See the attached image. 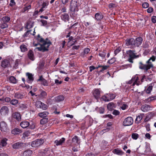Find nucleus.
<instances>
[{
	"label": "nucleus",
	"instance_id": "nucleus-1",
	"mask_svg": "<svg viewBox=\"0 0 156 156\" xmlns=\"http://www.w3.org/2000/svg\"><path fill=\"white\" fill-rule=\"evenodd\" d=\"M37 40L39 42L42 43L40 44V47H37L36 49H37L38 51L43 52L47 51L48 50V48L50 45L51 44V42L50 41L48 40L47 38L45 40L44 39L41 37L39 34L37 36Z\"/></svg>",
	"mask_w": 156,
	"mask_h": 156
},
{
	"label": "nucleus",
	"instance_id": "nucleus-2",
	"mask_svg": "<svg viewBox=\"0 0 156 156\" xmlns=\"http://www.w3.org/2000/svg\"><path fill=\"white\" fill-rule=\"evenodd\" d=\"M155 57L152 56L146 62V64H143L142 62H140L139 63V69L144 70L145 72H147L148 70L153 67L152 62L155 61Z\"/></svg>",
	"mask_w": 156,
	"mask_h": 156
},
{
	"label": "nucleus",
	"instance_id": "nucleus-3",
	"mask_svg": "<svg viewBox=\"0 0 156 156\" xmlns=\"http://www.w3.org/2000/svg\"><path fill=\"white\" fill-rule=\"evenodd\" d=\"M142 41V38L141 37H139L136 38L135 40L133 38L127 39L126 40V41L127 46L131 45L138 47L141 45Z\"/></svg>",
	"mask_w": 156,
	"mask_h": 156
},
{
	"label": "nucleus",
	"instance_id": "nucleus-4",
	"mask_svg": "<svg viewBox=\"0 0 156 156\" xmlns=\"http://www.w3.org/2000/svg\"><path fill=\"white\" fill-rule=\"evenodd\" d=\"M80 5V4L78 2V0H72L70 5V10L71 12H73L72 15L73 16H75L76 15L75 12L78 11V7Z\"/></svg>",
	"mask_w": 156,
	"mask_h": 156
},
{
	"label": "nucleus",
	"instance_id": "nucleus-5",
	"mask_svg": "<svg viewBox=\"0 0 156 156\" xmlns=\"http://www.w3.org/2000/svg\"><path fill=\"white\" fill-rule=\"evenodd\" d=\"M135 51L129 50L126 51V54L128 55L129 58L128 61L131 63H133V60L136 58L139 57V55H136V53H135Z\"/></svg>",
	"mask_w": 156,
	"mask_h": 156
},
{
	"label": "nucleus",
	"instance_id": "nucleus-6",
	"mask_svg": "<svg viewBox=\"0 0 156 156\" xmlns=\"http://www.w3.org/2000/svg\"><path fill=\"white\" fill-rule=\"evenodd\" d=\"M44 142V140L43 139H37L33 141L31 145L33 147H37L42 144Z\"/></svg>",
	"mask_w": 156,
	"mask_h": 156
},
{
	"label": "nucleus",
	"instance_id": "nucleus-7",
	"mask_svg": "<svg viewBox=\"0 0 156 156\" xmlns=\"http://www.w3.org/2000/svg\"><path fill=\"white\" fill-rule=\"evenodd\" d=\"M25 146V143L18 142L13 144L12 145V147L14 149H19L24 148Z\"/></svg>",
	"mask_w": 156,
	"mask_h": 156
},
{
	"label": "nucleus",
	"instance_id": "nucleus-8",
	"mask_svg": "<svg viewBox=\"0 0 156 156\" xmlns=\"http://www.w3.org/2000/svg\"><path fill=\"white\" fill-rule=\"evenodd\" d=\"M115 96L113 94H109L102 97V99L105 101H108L115 98Z\"/></svg>",
	"mask_w": 156,
	"mask_h": 156
},
{
	"label": "nucleus",
	"instance_id": "nucleus-9",
	"mask_svg": "<svg viewBox=\"0 0 156 156\" xmlns=\"http://www.w3.org/2000/svg\"><path fill=\"white\" fill-rule=\"evenodd\" d=\"M133 118L131 117H129L126 118L123 122V125L124 126H129L132 125L133 123Z\"/></svg>",
	"mask_w": 156,
	"mask_h": 156
},
{
	"label": "nucleus",
	"instance_id": "nucleus-10",
	"mask_svg": "<svg viewBox=\"0 0 156 156\" xmlns=\"http://www.w3.org/2000/svg\"><path fill=\"white\" fill-rule=\"evenodd\" d=\"M35 106L38 108H40L44 110L47 109L48 108V106L46 105L40 101H37L36 102Z\"/></svg>",
	"mask_w": 156,
	"mask_h": 156
},
{
	"label": "nucleus",
	"instance_id": "nucleus-11",
	"mask_svg": "<svg viewBox=\"0 0 156 156\" xmlns=\"http://www.w3.org/2000/svg\"><path fill=\"white\" fill-rule=\"evenodd\" d=\"M9 112L8 108L6 106H2L0 109V113L2 115H6Z\"/></svg>",
	"mask_w": 156,
	"mask_h": 156
},
{
	"label": "nucleus",
	"instance_id": "nucleus-12",
	"mask_svg": "<svg viewBox=\"0 0 156 156\" xmlns=\"http://www.w3.org/2000/svg\"><path fill=\"white\" fill-rule=\"evenodd\" d=\"M94 96L97 99L99 98L101 96L100 92L98 89H95L92 91Z\"/></svg>",
	"mask_w": 156,
	"mask_h": 156
},
{
	"label": "nucleus",
	"instance_id": "nucleus-13",
	"mask_svg": "<svg viewBox=\"0 0 156 156\" xmlns=\"http://www.w3.org/2000/svg\"><path fill=\"white\" fill-rule=\"evenodd\" d=\"M152 108L150 105L145 104L141 106V109L143 112H145L151 110Z\"/></svg>",
	"mask_w": 156,
	"mask_h": 156
},
{
	"label": "nucleus",
	"instance_id": "nucleus-14",
	"mask_svg": "<svg viewBox=\"0 0 156 156\" xmlns=\"http://www.w3.org/2000/svg\"><path fill=\"white\" fill-rule=\"evenodd\" d=\"M12 119H15L18 121H20L21 119V116L20 114L17 112H15L12 113Z\"/></svg>",
	"mask_w": 156,
	"mask_h": 156
},
{
	"label": "nucleus",
	"instance_id": "nucleus-15",
	"mask_svg": "<svg viewBox=\"0 0 156 156\" xmlns=\"http://www.w3.org/2000/svg\"><path fill=\"white\" fill-rule=\"evenodd\" d=\"M0 128L2 131L6 132L7 130V125L4 121H2L0 122Z\"/></svg>",
	"mask_w": 156,
	"mask_h": 156
},
{
	"label": "nucleus",
	"instance_id": "nucleus-16",
	"mask_svg": "<svg viewBox=\"0 0 156 156\" xmlns=\"http://www.w3.org/2000/svg\"><path fill=\"white\" fill-rule=\"evenodd\" d=\"M60 17L61 20L65 22L68 21L69 20V16L67 13H64L62 14Z\"/></svg>",
	"mask_w": 156,
	"mask_h": 156
},
{
	"label": "nucleus",
	"instance_id": "nucleus-17",
	"mask_svg": "<svg viewBox=\"0 0 156 156\" xmlns=\"http://www.w3.org/2000/svg\"><path fill=\"white\" fill-rule=\"evenodd\" d=\"M37 81H40L42 84L44 86H48L47 81L42 76H39V78L37 80Z\"/></svg>",
	"mask_w": 156,
	"mask_h": 156
},
{
	"label": "nucleus",
	"instance_id": "nucleus-18",
	"mask_svg": "<svg viewBox=\"0 0 156 156\" xmlns=\"http://www.w3.org/2000/svg\"><path fill=\"white\" fill-rule=\"evenodd\" d=\"M65 140V139L64 137H62L59 140H55L54 142V143L55 144V145L57 146L62 145L63 143L64 142Z\"/></svg>",
	"mask_w": 156,
	"mask_h": 156
},
{
	"label": "nucleus",
	"instance_id": "nucleus-19",
	"mask_svg": "<svg viewBox=\"0 0 156 156\" xmlns=\"http://www.w3.org/2000/svg\"><path fill=\"white\" fill-rule=\"evenodd\" d=\"M27 76L28 79V80L27 82L29 83H31L34 80L33 75L32 73H27L26 74Z\"/></svg>",
	"mask_w": 156,
	"mask_h": 156
},
{
	"label": "nucleus",
	"instance_id": "nucleus-20",
	"mask_svg": "<svg viewBox=\"0 0 156 156\" xmlns=\"http://www.w3.org/2000/svg\"><path fill=\"white\" fill-rule=\"evenodd\" d=\"M32 153V151L31 150H27L24 151L22 156H31Z\"/></svg>",
	"mask_w": 156,
	"mask_h": 156
},
{
	"label": "nucleus",
	"instance_id": "nucleus-21",
	"mask_svg": "<svg viewBox=\"0 0 156 156\" xmlns=\"http://www.w3.org/2000/svg\"><path fill=\"white\" fill-rule=\"evenodd\" d=\"M20 125L23 128H26L29 126L30 123L27 121H23L20 123Z\"/></svg>",
	"mask_w": 156,
	"mask_h": 156
},
{
	"label": "nucleus",
	"instance_id": "nucleus-22",
	"mask_svg": "<svg viewBox=\"0 0 156 156\" xmlns=\"http://www.w3.org/2000/svg\"><path fill=\"white\" fill-rule=\"evenodd\" d=\"M116 105L114 103L111 102L108 105L107 108L108 110L112 111L116 107Z\"/></svg>",
	"mask_w": 156,
	"mask_h": 156
},
{
	"label": "nucleus",
	"instance_id": "nucleus-23",
	"mask_svg": "<svg viewBox=\"0 0 156 156\" xmlns=\"http://www.w3.org/2000/svg\"><path fill=\"white\" fill-rule=\"evenodd\" d=\"M28 56L29 58L32 61L34 60V56L33 51L31 50H30L28 53Z\"/></svg>",
	"mask_w": 156,
	"mask_h": 156
},
{
	"label": "nucleus",
	"instance_id": "nucleus-24",
	"mask_svg": "<svg viewBox=\"0 0 156 156\" xmlns=\"http://www.w3.org/2000/svg\"><path fill=\"white\" fill-rule=\"evenodd\" d=\"M14 97L17 99H22L24 98V95L21 93L17 92L14 93Z\"/></svg>",
	"mask_w": 156,
	"mask_h": 156
},
{
	"label": "nucleus",
	"instance_id": "nucleus-25",
	"mask_svg": "<svg viewBox=\"0 0 156 156\" xmlns=\"http://www.w3.org/2000/svg\"><path fill=\"white\" fill-rule=\"evenodd\" d=\"M144 116V114H140L136 116V119H135V121H136L137 123H139L140 122Z\"/></svg>",
	"mask_w": 156,
	"mask_h": 156
},
{
	"label": "nucleus",
	"instance_id": "nucleus-26",
	"mask_svg": "<svg viewBox=\"0 0 156 156\" xmlns=\"http://www.w3.org/2000/svg\"><path fill=\"white\" fill-rule=\"evenodd\" d=\"M34 24V22L32 21H28L27 23V25L25 28L28 29H30L33 27Z\"/></svg>",
	"mask_w": 156,
	"mask_h": 156
},
{
	"label": "nucleus",
	"instance_id": "nucleus-27",
	"mask_svg": "<svg viewBox=\"0 0 156 156\" xmlns=\"http://www.w3.org/2000/svg\"><path fill=\"white\" fill-rule=\"evenodd\" d=\"M95 17L97 20H100L103 19V16L101 14L98 13L95 14Z\"/></svg>",
	"mask_w": 156,
	"mask_h": 156
},
{
	"label": "nucleus",
	"instance_id": "nucleus-28",
	"mask_svg": "<svg viewBox=\"0 0 156 156\" xmlns=\"http://www.w3.org/2000/svg\"><path fill=\"white\" fill-rule=\"evenodd\" d=\"M9 62L7 60H4L2 62V66L3 67L5 68L7 67L9 65Z\"/></svg>",
	"mask_w": 156,
	"mask_h": 156
},
{
	"label": "nucleus",
	"instance_id": "nucleus-29",
	"mask_svg": "<svg viewBox=\"0 0 156 156\" xmlns=\"http://www.w3.org/2000/svg\"><path fill=\"white\" fill-rule=\"evenodd\" d=\"M48 114V113L46 112H40L38 113V115L41 118H44L46 117Z\"/></svg>",
	"mask_w": 156,
	"mask_h": 156
},
{
	"label": "nucleus",
	"instance_id": "nucleus-30",
	"mask_svg": "<svg viewBox=\"0 0 156 156\" xmlns=\"http://www.w3.org/2000/svg\"><path fill=\"white\" fill-rule=\"evenodd\" d=\"M21 132V131L19 129L15 128L13 129L11 132L12 134H18Z\"/></svg>",
	"mask_w": 156,
	"mask_h": 156
},
{
	"label": "nucleus",
	"instance_id": "nucleus-31",
	"mask_svg": "<svg viewBox=\"0 0 156 156\" xmlns=\"http://www.w3.org/2000/svg\"><path fill=\"white\" fill-rule=\"evenodd\" d=\"M113 152L118 155H121L122 154L123 152L121 150L115 149L113 151Z\"/></svg>",
	"mask_w": 156,
	"mask_h": 156
},
{
	"label": "nucleus",
	"instance_id": "nucleus-32",
	"mask_svg": "<svg viewBox=\"0 0 156 156\" xmlns=\"http://www.w3.org/2000/svg\"><path fill=\"white\" fill-rule=\"evenodd\" d=\"M55 100L58 101H63L64 98L63 95H59L55 97Z\"/></svg>",
	"mask_w": 156,
	"mask_h": 156
},
{
	"label": "nucleus",
	"instance_id": "nucleus-33",
	"mask_svg": "<svg viewBox=\"0 0 156 156\" xmlns=\"http://www.w3.org/2000/svg\"><path fill=\"white\" fill-rule=\"evenodd\" d=\"M7 140L5 138L2 139L1 141L0 145L2 147L5 146L7 144Z\"/></svg>",
	"mask_w": 156,
	"mask_h": 156
},
{
	"label": "nucleus",
	"instance_id": "nucleus-34",
	"mask_svg": "<svg viewBox=\"0 0 156 156\" xmlns=\"http://www.w3.org/2000/svg\"><path fill=\"white\" fill-rule=\"evenodd\" d=\"M20 48L21 51L22 52H25L27 50V47L25 45L22 44L20 45Z\"/></svg>",
	"mask_w": 156,
	"mask_h": 156
},
{
	"label": "nucleus",
	"instance_id": "nucleus-35",
	"mask_svg": "<svg viewBox=\"0 0 156 156\" xmlns=\"http://www.w3.org/2000/svg\"><path fill=\"white\" fill-rule=\"evenodd\" d=\"M19 101L17 99H13L11 100L10 104L12 105L16 106L18 103Z\"/></svg>",
	"mask_w": 156,
	"mask_h": 156
},
{
	"label": "nucleus",
	"instance_id": "nucleus-36",
	"mask_svg": "<svg viewBox=\"0 0 156 156\" xmlns=\"http://www.w3.org/2000/svg\"><path fill=\"white\" fill-rule=\"evenodd\" d=\"M80 140V139L78 138L77 136H75L73 138L72 141L73 143L78 144V142Z\"/></svg>",
	"mask_w": 156,
	"mask_h": 156
},
{
	"label": "nucleus",
	"instance_id": "nucleus-37",
	"mask_svg": "<svg viewBox=\"0 0 156 156\" xmlns=\"http://www.w3.org/2000/svg\"><path fill=\"white\" fill-rule=\"evenodd\" d=\"M48 121V119L44 118L42 119L40 121V123L41 125H44L47 123Z\"/></svg>",
	"mask_w": 156,
	"mask_h": 156
},
{
	"label": "nucleus",
	"instance_id": "nucleus-38",
	"mask_svg": "<svg viewBox=\"0 0 156 156\" xmlns=\"http://www.w3.org/2000/svg\"><path fill=\"white\" fill-rule=\"evenodd\" d=\"M9 80L11 82L13 83H16L17 82L16 79L13 76H11L9 78Z\"/></svg>",
	"mask_w": 156,
	"mask_h": 156
},
{
	"label": "nucleus",
	"instance_id": "nucleus-39",
	"mask_svg": "<svg viewBox=\"0 0 156 156\" xmlns=\"http://www.w3.org/2000/svg\"><path fill=\"white\" fill-rule=\"evenodd\" d=\"M10 18L7 16L3 17L2 18V20L3 22L6 23L9 22L10 20Z\"/></svg>",
	"mask_w": 156,
	"mask_h": 156
},
{
	"label": "nucleus",
	"instance_id": "nucleus-40",
	"mask_svg": "<svg viewBox=\"0 0 156 156\" xmlns=\"http://www.w3.org/2000/svg\"><path fill=\"white\" fill-rule=\"evenodd\" d=\"M100 67H102V69L100 71V72H102L104 70L107 69L108 67L109 66H98L97 67V69L98 68H100Z\"/></svg>",
	"mask_w": 156,
	"mask_h": 156
},
{
	"label": "nucleus",
	"instance_id": "nucleus-41",
	"mask_svg": "<svg viewBox=\"0 0 156 156\" xmlns=\"http://www.w3.org/2000/svg\"><path fill=\"white\" fill-rule=\"evenodd\" d=\"M8 27V25L5 22L2 23L0 24V27L2 29H4Z\"/></svg>",
	"mask_w": 156,
	"mask_h": 156
},
{
	"label": "nucleus",
	"instance_id": "nucleus-42",
	"mask_svg": "<svg viewBox=\"0 0 156 156\" xmlns=\"http://www.w3.org/2000/svg\"><path fill=\"white\" fill-rule=\"evenodd\" d=\"M21 60L20 59H17L15 61L14 67L15 68H16L18 66L19 63L21 62Z\"/></svg>",
	"mask_w": 156,
	"mask_h": 156
},
{
	"label": "nucleus",
	"instance_id": "nucleus-43",
	"mask_svg": "<svg viewBox=\"0 0 156 156\" xmlns=\"http://www.w3.org/2000/svg\"><path fill=\"white\" fill-rule=\"evenodd\" d=\"M40 95L41 96L42 98H45L46 97L47 94L44 91L42 90L40 94Z\"/></svg>",
	"mask_w": 156,
	"mask_h": 156
},
{
	"label": "nucleus",
	"instance_id": "nucleus-44",
	"mask_svg": "<svg viewBox=\"0 0 156 156\" xmlns=\"http://www.w3.org/2000/svg\"><path fill=\"white\" fill-rule=\"evenodd\" d=\"M132 137L134 140H136L139 137V135L136 133H133L131 135Z\"/></svg>",
	"mask_w": 156,
	"mask_h": 156
},
{
	"label": "nucleus",
	"instance_id": "nucleus-45",
	"mask_svg": "<svg viewBox=\"0 0 156 156\" xmlns=\"http://www.w3.org/2000/svg\"><path fill=\"white\" fill-rule=\"evenodd\" d=\"M153 86L152 85L149 86L147 89L146 90V92L147 94H149L151 93L152 90Z\"/></svg>",
	"mask_w": 156,
	"mask_h": 156
},
{
	"label": "nucleus",
	"instance_id": "nucleus-46",
	"mask_svg": "<svg viewBox=\"0 0 156 156\" xmlns=\"http://www.w3.org/2000/svg\"><path fill=\"white\" fill-rule=\"evenodd\" d=\"M30 134V133L28 131L24 132L23 134V137L25 138L26 137L28 136Z\"/></svg>",
	"mask_w": 156,
	"mask_h": 156
},
{
	"label": "nucleus",
	"instance_id": "nucleus-47",
	"mask_svg": "<svg viewBox=\"0 0 156 156\" xmlns=\"http://www.w3.org/2000/svg\"><path fill=\"white\" fill-rule=\"evenodd\" d=\"M60 10L62 12H66V9L64 5H62L60 8Z\"/></svg>",
	"mask_w": 156,
	"mask_h": 156
},
{
	"label": "nucleus",
	"instance_id": "nucleus-48",
	"mask_svg": "<svg viewBox=\"0 0 156 156\" xmlns=\"http://www.w3.org/2000/svg\"><path fill=\"white\" fill-rule=\"evenodd\" d=\"M40 22L42 23V26H45L47 24V21L43 20H40Z\"/></svg>",
	"mask_w": 156,
	"mask_h": 156
},
{
	"label": "nucleus",
	"instance_id": "nucleus-49",
	"mask_svg": "<svg viewBox=\"0 0 156 156\" xmlns=\"http://www.w3.org/2000/svg\"><path fill=\"white\" fill-rule=\"evenodd\" d=\"M142 7L143 8H147L149 7V4L147 2H144L142 4Z\"/></svg>",
	"mask_w": 156,
	"mask_h": 156
},
{
	"label": "nucleus",
	"instance_id": "nucleus-50",
	"mask_svg": "<svg viewBox=\"0 0 156 156\" xmlns=\"http://www.w3.org/2000/svg\"><path fill=\"white\" fill-rule=\"evenodd\" d=\"M109 9H112V8H115L116 7V5L113 3H110L108 5Z\"/></svg>",
	"mask_w": 156,
	"mask_h": 156
},
{
	"label": "nucleus",
	"instance_id": "nucleus-51",
	"mask_svg": "<svg viewBox=\"0 0 156 156\" xmlns=\"http://www.w3.org/2000/svg\"><path fill=\"white\" fill-rule=\"evenodd\" d=\"M5 102H9L10 103V102L11 101V100L10 98L7 97L5 98Z\"/></svg>",
	"mask_w": 156,
	"mask_h": 156
},
{
	"label": "nucleus",
	"instance_id": "nucleus-52",
	"mask_svg": "<svg viewBox=\"0 0 156 156\" xmlns=\"http://www.w3.org/2000/svg\"><path fill=\"white\" fill-rule=\"evenodd\" d=\"M106 55V53L104 52H102L99 54V55L102 58H104L105 57Z\"/></svg>",
	"mask_w": 156,
	"mask_h": 156
},
{
	"label": "nucleus",
	"instance_id": "nucleus-53",
	"mask_svg": "<svg viewBox=\"0 0 156 156\" xmlns=\"http://www.w3.org/2000/svg\"><path fill=\"white\" fill-rule=\"evenodd\" d=\"M16 4V3L15 2L14 0H11L9 4V5L12 7L15 5Z\"/></svg>",
	"mask_w": 156,
	"mask_h": 156
},
{
	"label": "nucleus",
	"instance_id": "nucleus-54",
	"mask_svg": "<svg viewBox=\"0 0 156 156\" xmlns=\"http://www.w3.org/2000/svg\"><path fill=\"white\" fill-rule=\"evenodd\" d=\"M30 8H31L30 5H29L25 7L23 9V10H24L23 12H25V11H27L28 9H30Z\"/></svg>",
	"mask_w": 156,
	"mask_h": 156
},
{
	"label": "nucleus",
	"instance_id": "nucleus-55",
	"mask_svg": "<svg viewBox=\"0 0 156 156\" xmlns=\"http://www.w3.org/2000/svg\"><path fill=\"white\" fill-rule=\"evenodd\" d=\"M90 49L89 48H87L84 49L83 52L84 53L86 54H87L90 51Z\"/></svg>",
	"mask_w": 156,
	"mask_h": 156
},
{
	"label": "nucleus",
	"instance_id": "nucleus-56",
	"mask_svg": "<svg viewBox=\"0 0 156 156\" xmlns=\"http://www.w3.org/2000/svg\"><path fill=\"white\" fill-rule=\"evenodd\" d=\"M99 109V112L101 114L104 113L105 110H104V109L103 108H102V107H100Z\"/></svg>",
	"mask_w": 156,
	"mask_h": 156
},
{
	"label": "nucleus",
	"instance_id": "nucleus-57",
	"mask_svg": "<svg viewBox=\"0 0 156 156\" xmlns=\"http://www.w3.org/2000/svg\"><path fill=\"white\" fill-rule=\"evenodd\" d=\"M31 31V30H27L26 32H25L23 35V37H27V36L29 34L30 32Z\"/></svg>",
	"mask_w": 156,
	"mask_h": 156
},
{
	"label": "nucleus",
	"instance_id": "nucleus-58",
	"mask_svg": "<svg viewBox=\"0 0 156 156\" xmlns=\"http://www.w3.org/2000/svg\"><path fill=\"white\" fill-rule=\"evenodd\" d=\"M148 13H151L153 11V9L152 7H149L147 10Z\"/></svg>",
	"mask_w": 156,
	"mask_h": 156
},
{
	"label": "nucleus",
	"instance_id": "nucleus-59",
	"mask_svg": "<svg viewBox=\"0 0 156 156\" xmlns=\"http://www.w3.org/2000/svg\"><path fill=\"white\" fill-rule=\"evenodd\" d=\"M86 156H95V155L92 152H90L87 154Z\"/></svg>",
	"mask_w": 156,
	"mask_h": 156
},
{
	"label": "nucleus",
	"instance_id": "nucleus-60",
	"mask_svg": "<svg viewBox=\"0 0 156 156\" xmlns=\"http://www.w3.org/2000/svg\"><path fill=\"white\" fill-rule=\"evenodd\" d=\"M112 113L113 115H118L119 114V112L118 110H114Z\"/></svg>",
	"mask_w": 156,
	"mask_h": 156
},
{
	"label": "nucleus",
	"instance_id": "nucleus-61",
	"mask_svg": "<svg viewBox=\"0 0 156 156\" xmlns=\"http://www.w3.org/2000/svg\"><path fill=\"white\" fill-rule=\"evenodd\" d=\"M62 81H59L58 80L56 79L55 80V83L57 85L60 84L62 83Z\"/></svg>",
	"mask_w": 156,
	"mask_h": 156
},
{
	"label": "nucleus",
	"instance_id": "nucleus-62",
	"mask_svg": "<svg viewBox=\"0 0 156 156\" xmlns=\"http://www.w3.org/2000/svg\"><path fill=\"white\" fill-rule=\"evenodd\" d=\"M127 107V105L126 104H123L121 107V108L123 110L126 109Z\"/></svg>",
	"mask_w": 156,
	"mask_h": 156
},
{
	"label": "nucleus",
	"instance_id": "nucleus-63",
	"mask_svg": "<svg viewBox=\"0 0 156 156\" xmlns=\"http://www.w3.org/2000/svg\"><path fill=\"white\" fill-rule=\"evenodd\" d=\"M35 125L33 123H31V124L29 126V128L32 129H34L35 128Z\"/></svg>",
	"mask_w": 156,
	"mask_h": 156
},
{
	"label": "nucleus",
	"instance_id": "nucleus-64",
	"mask_svg": "<svg viewBox=\"0 0 156 156\" xmlns=\"http://www.w3.org/2000/svg\"><path fill=\"white\" fill-rule=\"evenodd\" d=\"M151 20L153 23H156V16H153Z\"/></svg>",
	"mask_w": 156,
	"mask_h": 156
}]
</instances>
